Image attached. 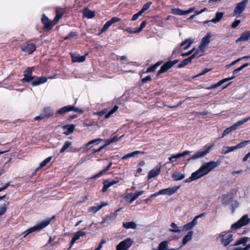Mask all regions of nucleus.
Segmentation results:
<instances>
[{
    "label": "nucleus",
    "instance_id": "f257e3e1",
    "mask_svg": "<svg viewBox=\"0 0 250 250\" xmlns=\"http://www.w3.org/2000/svg\"><path fill=\"white\" fill-rule=\"evenodd\" d=\"M221 161L219 160L216 162L210 161L208 163H204L198 170L191 174L190 178L187 179L185 182H190L192 180H196L204 176L218 167Z\"/></svg>",
    "mask_w": 250,
    "mask_h": 250
},
{
    "label": "nucleus",
    "instance_id": "f03ea898",
    "mask_svg": "<svg viewBox=\"0 0 250 250\" xmlns=\"http://www.w3.org/2000/svg\"><path fill=\"white\" fill-rule=\"evenodd\" d=\"M34 67H28L23 72V78L21 81L22 83L31 82V84L33 86H37L45 83L47 81V78L44 76L36 77L32 75Z\"/></svg>",
    "mask_w": 250,
    "mask_h": 250
},
{
    "label": "nucleus",
    "instance_id": "7ed1b4c3",
    "mask_svg": "<svg viewBox=\"0 0 250 250\" xmlns=\"http://www.w3.org/2000/svg\"><path fill=\"white\" fill-rule=\"evenodd\" d=\"M55 218V216H53L51 218L46 219L42 222H40L39 224H37L36 226H34L31 228L26 230L24 231L22 234L23 235V237L25 238L27 235L35 232L38 231L40 230L44 229L46 227H47L51 222V220Z\"/></svg>",
    "mask_w": 250,
    "mask_h": 250
},
{
    "label": "nucleus",
    "instance_id": "20e7f679",
    "mask_svg": "<svg viewBox=\"0 0 250 250\" xmlns=\"http://www.w3.org/2000/svg\"><path fill=\"white\" fill-rule=\"evenodd\" d=\"M250 119V116L243 119L242 120H239L237 121L236 123L234 124L231 126L227 128L223 133L222 136L221 138L224 137V136L228 135L230 133H231L232 131L235 130L237 129L238 127L242 125L247 121H248Z\"/></svg>",
    "mask_w": 250,
    "mask_h": 250
},
{
    "label": "nucleus",
    "instance_id": "39448f33",
    "mask_svg": "<svg viewBox=\"0 0 250 250\" xmlns=\"http://www.w3.org/2000/svg\"><path fill=\"white\" fill-rule=\"evenodd\" d=\"M41 22L43 25V29L50 31L53 27L57 23L54 22V20L51 21L45 14H42L41 18Z\"/></svg>",
    "mask_w": 250,
    "mask_h": 250
},
{
    "label": "nucleus",
    "instance_id": "423d86ee",
    "mask_svg": "<svg viewBox=\"0 0 250 250\" xmlns=\"http://www.w3.org/2000/svg\"><path fill=\"white\" fill-rule=\"evenodd\" d=\"M71 111H73L81 114L83 113L84 112L83 109L78 108L75 107L74 105H67L58 109L56 112V114L62 115Z\"/></svg>",
    "mask_w": 250,
    "mask_h": 250
},
{
    "label": "nucleus",
    "instance_id": "0eeeda50",
    "mask_svg": "<svg viewBox=\"0 0 250 250\" xmlns=\"http://www.w3.org/2000/svg\"><path fill=\"white\" fill-rule=\"evenodd\" d=\"M22 51L28 54H32L36 50V46L35 43L26 42L20 46Z\"/></svg>",
    "mask_w": 250,
    "mask_h": 250
},
{
    "label": "nucleus",
    "instance_id": "6e6552de",
    "mask_svg": "<svg viewBox=\"0 0 250 250\" xmlns=\"http://www.w3.org/2000/svg\"><path fill=\"white\" fill-rule=\"evenodd\" d=\"M179 62L178 60H175L173 61H169L162 65L160 69L157 72L156 75L160 76L161 74L167 72L171 68L174 64Z\"/></svg>",
    "mask_w": 250,
    "mask_h": 250
},
{
    "label": "nucleus",
    "instance_id": "1a4fd4ad",
    "mask_svg": "<svg viewBox=\"0 0 250 250\" xmlns=\"http://www.w3.org/2000/svg\"><path fill=\"white\" fill-rule=\"evenodd\" d=\"M179 188V186H175L172 188L163 189L159 191L158 192L152 195L151 196H156L159 195H171L175 193Z\"/></svg>",
    "mask_w": 250,
    "mask_h": 250
},
{
    "label": "nucleus",
    "instance_id": "9d476101",
    "mask_svg": "<svg viewBox=\"0 0 250 250\" xmlns=\"http://www.w3.org/2000/svg\"><path fill=\"white\" fill-rule=\"evenodd\" d=\"M250 222V218H249L247 215H245L237 222L232 225L231 229H236L240 228L247 225Z\"/></svg>",
    "mask_w": 250,
    "mask_h": 250
},
{
    "label": "nucleus",
    "instance_id": "9b49d317",
    "mask_svg": "<svg viewBox=\"0 0 250 250\" xmlns=\"http://www.w3.org/2000/svg\"><path fill=\"white\" fill-rule=\"evenodd\" d=\"M248 0H243L241 2L238 3L234 10L233 15L237 16L240 15L245 9Z\"/></svg>",
    "mask_w": 250,
    "mask_h": 250
},
{
    "label": "nucleus",
    "instance_id": "f8f14e48",
    "mask_svg": "<svg viewBox=\"0 0 250 250\" xmlns=\"http://www.w3.org/2000/svg\"><path fill=\"white\" fill-rule=\"evenodd\" d=\"M104 140L101 138H97L94 140H92L86 145L85 147L87 148V149H89L90 148H92L91 149V153L95 154L96 152H94V148H98L100 146H98V147H97V146L99 145Z\"/></svg>",
    "mask_w": 250,
    "mask_h": 250
},
{
    "label": "nucleus",
    "instance_id": "ddd939ff",
    "mask_svg": "<svg viewBox=\"0 0 250 250\" xmlns=\"http://www.w3.org/2000/svg\"><path fill=\"white\" fill-rule=\"evenodd\" d=\"M120 138H119L117 136H114L110 139L107 140L105 144H102L100 145V146L98 148H94V152H98L103 150H105L106 147L110 145L111 143L116 142L119 140Z\"/></svg>",
    "mask_w": 250,
    "mask_h": 250
},
{
    "label": "nucleus",
    "instance_id": "4468645a",
    "mask_svg": "<svg viewBox=\"0 0 250 250\" xmlns=\"http://www.w3.org/2000/svg\"><path fill=\"white\" fill-rule=\"evenodd\" d=\"M121 19L120 18L117 17H114L112 18L104 25L103 27L100 30L99 34H100L103 32H105L111 25L114 23L119 22L121 21Z\"/></svg>",
    "mask_w": 250,
    "mask_h": 250
},
{
    "label": "nucleus",
    "instance_id": "2eb2a0df",
    "mask_svg": "<svg viewBox=\"0 0 250 250\" xmlns=\"http://www.w3.org/2000/svg\"><path fill=\"white\" fill-rule=\"evenodd\" d=\"M214 146V143L207 144L199 151L193 155L192 156H204L208 153L211 148Z\"/></svg>",
    "mask_w": 250,
    "mask_h": 250
},
{
    "label": "nucleus",
    "instance_id": "dca6fc26",
    "mask_svg": "<svg viewBox=\"0 0 250 250\" xmlns=\"http://www.w3.org/2000/svg\"><path fill=\"white\" fill-rule=\"evenodd\" d=\"M132 241L131 239H126L121 242L116 247L117 250H127L131 246Z\"/></svg>",
    "mask_w": 250,
    "mask_h": 250
},
{
    "label": "nucleus",
    "instance_id": "f3484780",
    "mask_svg": "<svg viewBox=\"0 0 250 250\" xmlns=\"http://www.w3.org/2000/svg\"><path fill=\"white\" fill-rule=\"evenodd\" d=\"M211 36L212 35L211 33L208 32L207 33L206 36L202 38L199 46V48L200 49H205V48L208 46L210 42Z\"/></svg>",
    "mask_w": 250,
    "mask_h": 250
},
{
    "label": "nucleus",
    "instance_id": "a211bd4d",
    "mask_svg": "<svg viewBox=\"0 0 250 250\" xmlns=\"http://www.w3.org/2000/svg\"><path fill=\"white\" fill-rule=\"evenodd\" d=\"M140 195H141V191H138L135 193L123 194L122 195V197L126 201L131 203L136 199Z\"/></svg>",
    "mask_w": 250,
    "mask_h": 250
},
{
    "label": "nucleus",
    "instance_id": "6ab92c4d",
    "mask_svg": "<svg viewBox=\"0 0 250 250\" xmlns=\"http://www.w3.org/2000/svg\"><path fill=\"white\" fill-rule=\"evenodd\" d=\"M65 13V9L60 7H56L55 8L56 16L54 18V22L58 23L60 20Z\"/></svg>",
    "mask_w": 250,
    "mask_h": 250
},
{
    "label": "nucleus",
    "instance_id": "aec40b11",
    "mask_svg": "<svg viewBox=\"0 0 250 250\" xmlns=\"http://www.w3.org/2000/svg\"><path fill=\"white\" fill-rule=\"evenodd\" d=\"M221 237L222 238L221 243L224 246H227L233 241V236L230 234L225 233L222 234Z\"/></svg>",
    "mask_w": 250,
    "mask_h": 250
},
{
    "label": "nucleus",
    "instance_id": "412c9836",
    "mask_svg": "<svg viewBox=\"0 0 250 250\" xmlns=\"http://www.w3.org/2000/svg\"><path fill=\"white\" fill-rule=\"evenodd\" d=\"M234 77H235V76H233L231 77L223 79L221 80V81H219L218 83H214L213 84H211L210 86L207 87L205 88L207 90H211V89H214L215 88L219 87V86L222 85L223 83H224L229 80L233 79L234 78Z\"/></svg>",
    "mask_w": 250,
    "mask_h": 250
},
{
    "label": "nucleus",
    "instance_id": "4be33fe9",
    "mask_svg": "<svg viewBox=\"0 0 250 250\" xmlns=\"http://www.w3.org/2000/svg\"><path fill=\"white\" fill-rule=\"evenodd\" d=\"M119 182V180H104L103 182L104 187L102 189V191L103 192H105L107 190V189L111 186L114 185V184H117Z\"/></svg>",
    "mask_w": 250,
    "mask_h": 250
},
{
    "label": "nucleus",
    "instance_id": "5701e85b",
    "mask_svg": "<svg viewBox=\"0 0 250 250\" xmlns=\"http://www.w3.org/2000/svg\"><path fill=\"white\" fill-rule=\"evenodd\" d=\"M161 169V166L159 165L155 167L151 170L148 174V179H150L160 174Z\"/></svg>",
    "mask_w": 250,
    "mask_h": 250
},
{
    "label": "nucleus",
    "instance_id": "b1692460",
    "mask_svg": "<svg viewBox=\"0 0 250 250\" xmlns=\"http://www.w3.org/2000/svg\"><path fill=\"white\" fill-rule=\"evenodd\" d=\"M41 114L45 118H48L53 115V111L50 107H45L43 108Z\"/></svg>",
    "mask_w": 250,
    "mask_h": 250
},
{
    "label": "nucleus",
    "instance_id": "393cba45",
    "mask_svg": "<svg viewBox=\"0 0 250 250\" xmlns=\"http://www.w3.org/2000/svg\"><path fill=\"white\" fill-rule=\"evenodd\" d=\"M224 15V13L222 12H217L215 14V17L209 21H206L203 22L204 24H207L209 22H213L214 23H216L219 22L221 19L223 18Z\"/></svg>",
    "mask_w": 250,
    "mask_h": 250
},
{
    "label": "nucleus",
    "instance_id": "a878e982",
    "mask_svg": "<svg viewBox=\"0 0 250 250\" xmlns=\"http://www.w3.org/2000/svg\"><path fill=\"white\" fill-rule=\"evenodd\" d=\"M250 38V31L243 32L240 37L236 40V42L248 41Z\"/></svg>",
    "mask_w": 250,
    "mask_h": 250
},
{
    "label": "nucleus",
    "instance_id": "bb28decb",
    "mask_svg": "<svg viewBox=\"0 0 250 250\" xmlns=\"http://www.w3.org/2000/svg\"><path fill=\"white\" fill-rule=\"evenodd\" d=\"M86 233L85 232L82 231H79L76 233H75L71 239L70 247H71L75 243V242L78 239H79L80 237L84 236L86 234Z\"/></svg>",
    "mask_w": 250,
    "mask_h": 250
},
{
    "label": "nucleus",
    "instance_id": "cd10ccee",
    "mask_svg": "<svg viewBox=\"0 0 250 250\" xmlns=\"http://www.w3.org/2000/svg\"><path fill=\"white\" fill-rule=\"evenodd\" d=\"M63 129L64 130V133L65 135H69L72 133L74 129L75 125H64L62 126Z\"/></svg>",
    "mask_w": 250,
    "mask_h": 250
},
{
    "label": "nucleus",
    "instance_id": "c85d7f7f",
    "mask_svg": "<svg viewBox=\"0 0 250 250\" xmlns=\"http://www.w3.org/2000/svg\"><path fill=\"white\" fill-rule=\"evenodd\" d=\"M193 43V40L191 39H186L184 41L182 42L180 45V47H184V50H186L190 47L191 45Z\"/></svg>",
    "mask_w": 250,
    "mask_h": 250
},
{
    "label": "nucleus",
    "instance_id": "c756f323",
    "mask_svg": "<svg viewBox=\"0 0 250 250\" xmlns=\"http://www.w3.org/2000/svg\"><path fill=\"white\" fill-rule=\"evenodd\" d=\"M87 54L83 56H74L73 54L71 55L72 61L73 62H84L86 59V56Z\"/></svg>",
    "mask_w": 250,
    "mask_h": 250
},
{
    "label": "nucleus",
    "instance_id": "7c9ffc66",
    "mask_svg": "<svg viewBox=\"0 0 250 250\" xmlns=\"http://www.w3.org/2000/svg\"><path fill=\"white\" fill-rule=\"evenodd\" d=\"M106 205H107V203H101V205H97V206L90 207L88 210L90 212L96 213L100 210L103 207L106 206Z\"/></svg>",
    "mask_w": 250,
    "mask_h": 250
},
{
    "label": "nucleus",
    "instance_id": "2f4dec72",
    "mask_svg": "<svg viewBox=\"0 0 250 250\" xmlns=\"http://www.w3.org/2000/svg\"><path fill=\"white\" fill-rule=\"evenodd\" d=\"M163 63L162 61H159L153 65L148 67L145 72L146 73H148L150 72H154L155 71L158 66H159Z\"/></svg>",
    "mask_w": 250,
    "mask_h": 250
},
{
    "label": "nucleus",
    "instance_id": "473e14b6",
    "mask_svg": "<svg viewBox=\"0 0 250 250\" xmlns=\"http://www.w3.org/2000/svg\"><path fill=\"white\" fill-rule=\"evenodd\" d=\"M192 59H193V57H189L188 58H186L183 60L178 65V68H182L188 64L190 62H191Z\"/></svg>",
    "mask_w": 250,
    "mask_h": 250
},
{
    "label": "nucleus",
    "instance_id": "72a5a7b5",
    "mask_svg": "<svg viewBox=\"0 0 250 250\" xmlns=\"http://www.w3.org/2000/svg\"><path fill=\"white\" fill-rule=\"evenodd\" d=\"M111 165L112 163L110 162L105 168H104L102 171H100L99 173L95 175L93 177H91V179H97L98 178L100 177L104 172L109 170Z\"/></svg>",
    "mask_w": 250,
    "mask_h": 250
},
{
    "label": "nucleus",
    "instance_id": "f704fd0d",
    "mask_svg": "<svg viewBox=\"0 0 250 250\" xmlns=\"http://www.w3.org/2000/svg\"><path fill=\"white\" fill-rule=\"evenodd\" d=\"M168 243V242L167 241L162 242L159 245L158 250H176L174 249L169 250L167 247Z\"/></svg>",
    "mask_w": 250,
    "mask_h": 250
},
{
    "label": "nucleus",
    "instance_id": "c9c22d12",
    "mask_svg": "<svg viewBox=\"0 0 250 250\" xmlns=\"http://www.w3.org/2000/svg\"><path fill=\"white\" fill-rule=\"evenodd\" d=\"M204 49H200L198 47L191 57H193V59L198 58L199 57L204 55Z\"/></svg>",
    "mask_w": 250,
    "mask_h": 250
},
{
    "label": "nucleus",
    "instance_id": "e433bc0d",
    "mask_svg": "<svg viewBox=\"0 0 250 250\" xmlns=\"http://www.w3.org/2000/svg\"><path fill=\"white\" fill-rule=\"evenodd\" d=\"M172 177L174 180L178 181L184 179L186 176L185 174H181L178 172H175L172 174Z\"/></svg>",
    "mask_w": 250,
    "mask_h": 250
},
{
    "label": "nucleus",
    "instance_id": "4c0bfd02",
    "mask_svg": "<svg viewBox=\"0 0 250 250\" xmlns=\"http://www.w3.org/2000/svg\"><path fill=\"white\" fill-rule=\"evenodd\" d=\"M123 227L126 229H135L136 228V224L134 222H129L124 223L123 224Z\"/></svg>",
    "mask_w": 250,
    "mask_h": 250
},
{
    "label": "nucleus",
    "instance_id": "58836bf2",
    "mask_svg": "<svg viewBox=\"0 0 250 250\" xmlns=\"http://www.w3.org/2000/svg\"><path fill=\"white\" fill-rule=\"evenodd\" d=\"M193 231H190L183 239V244L185 245L189 241L192 237Z\"/></svg>",
    "mask_w": 250,
    "mask_h": 250
},
{
    "label": "nucleus",
    "instance_id": "ea45409f",
    "mask_svg": "<svg viewBox=\"0 0 250 250\" xmlns=\"http://www.w3.org/2000/svg\"><path fill=\"white\" fill-rule=\"evenodd\" d=\"M172 12L173 14L177 15H186V10H183L179 8H173L172 9Z\"/></svg>",
    "mask_w": 250,
    "mask_h": 250
},
{
    "label": "nucleus",
    "instance_id": "a19ab883",
    "mask_svg": "<svg viewBox=\"0 0 250 250\" xmlns=\"http://www.w3.org/2000/svg\"><path fill=\"white\" fill-rule=\"evenodd\" d=\"M222 200L223 201V204L227 205L228 204L230 199L232 198L231 194H226L222 196Z\"/></svg>",
    "mask_w": 250,
    "mask_h": 250
},
{
    "label": "nucleus",
    "instance_id": "79ce46f5",
    "mask_svg": "<svg viewBox=\"0 0 250 250\" xmlns=\"http://www.w3.org/2000/svg\"><path fill=\"white\" fill-rule=\"evenodd\" d=\"M249 240H250V238L246 237L241 238L235 242L234 246H238L241 244L246 245Z\"/></svg>",
    "mask_w": 250,
    "mask_h": 250
},
{
    "label": "nucleus",
    "instance_id": "37998d69",
    "mask_svg": "<svg viewBox=\"0 0 250 250\" xmlns=\"http://www.w3.org/2000/svg\"><path fill=\"white\" fill-rule=\"evenodd\" d=\"M79 35L78 32L76 31H71L67 36L64 38V40H70L75 37L78 36Z\"/></svg>",
    "mask_w": 250,
    "mask_h": 250
},
{
    "label": "nucleus",
    "instance_id": "c03bdc74",
    "mask_svg": "<svg viewBox=\"0 0 250 250\" xmlns=\"http://www.w3.org/2000/svg\"><path fill=\"white\" fill-rule=\"evenodd\" d=\"M170 227L171 229H169V231L172 232H180L181 230L180 228L177 226V225L175 223H172L171 224Z\"/></svg>",
    "mask_w": 250,
    "mask_h": 250
},
{
    "label": "nucleus",
    "instance_id": "a18cd8bd",
    "mask_svg": "<svg viewBox=\"0 0 250 250\" xmlns=\"http://www.w3.org/2000/svg\"><path fill=\"white\" fill-rule=\"evenodd\" d=\"M52 157H47L43 162L40 164V166L36 168V171H37L39 169L45 166L51 160Z\"/></svg>",
    "mask_w": 250,
    "mask_h": 250
},
{
    "label": "nucleus",
    "instance_id": "49530a36",
    "mask_svg": "<svg viewBox=\"0 0 250 250\" xmlns=\"http://www.w3.org/2000/svg\"><path fill=\"white\" fill-rule=\"evenodd\" d=\"M236 149H238L237 145L232 146H227L223 149V151L225 154L228 153Z\"/></svg>",
    "mask_w": 250,
    "mask_h": 250
},
{
    "label": "nucleus",
    "instance_id": "de8ad7c7",
    "mask_svg": "<svg viewBox=\"0 0 250 250\" xmlns=\"http://www.w3.org/2000/svg\"><path fill=\"white\" fill-rule=\"evenodd\" d=\"M84 16L88 18H92L95 15L94 11H91L89 9H86L84 11Z\"/></svg>",
    "mask_w": 250,
    "mask_h": 250
},
{
    "label": "nucleus",
    "instance_id": "09e8293b",
    "mask_svg": "<svg viewBox=\"0 0 250 250\" xmlns=\"http://www.w3.org/2000/svg\"><path fill=\"white\" fill-rule=\"evenodd\" d=\"M118 106L115 105L111 110H110L105 115L104 118L105 119L108 118L112 114H113L118 110Z\"/></svg>",
    "mask_w": 250,
    "mask_h": 250
},
{
    "label": "nucleus",
    "instance_id": "8fccbe9b",
    "mask_svg": "<svg viewBox=\"0 0 250 250\" xmlns=\"http://www.w3.org/2000/svg\"><path fill=\"white\" fill-rule=\"evenodd\" d=\"M125 31L130 34L139 33L141 31V26L138 28H127L125 29Z\"/></svg>",
    "mask_w": 250,
    "mask_h": 250
},
{
    "label": "nucleus",
    "instance_id": "3c124183",
    "mask_svg": "<svg viewBox=\"0 0 250 250\" xmlns=\"http://www.w3.org/2000/svg\"><path fill=\"white\" fill-rule=\"evenodd\" d=\"M9 205V202H7L6 204H4L0 206V216L3 215L6 210L7 206Z\"/></svg>",
    "mask_w": 250,
    "mask_h": 250
},
{
    "label": "nucleus",
    "instance_id": "603ef678",
    "mask_svg": "<svg viewBox=\"0 0 250 250\" xmlns=\"http://www.w3.org/2000/svg\"><path fill=\"white\" fill-rule=\"evenodd\" d=\"M71 142L69 141H66L64 144L63 146L62 147L60 150V152L62 153L65 151L67 149H68L70 146L71 145Z\"/></svg>",
    "mask_w": 250,
    "mask_h": 250
},
{
    "label": "nucleus",
    "instance_id": "864d4df0",
    "mask_svg": "<svg viewBox=\"0 0 250 250\" xmlns=\"http://www.w3.org/2000/svg\"><path fill=\"white\" fill-rule=\"evenodd\" d=\"M152 3L151 1H149L145 4L142 8V13L148 9Z\"/></svg>",
    "mask_w": 250,
    "mask_h": 250
},
{
    "label": "nucleus",
    "instance_id": "5fc2aeb1",
    "mask_svg": "<svg viewBox=\"0 0 250 250\" xmlns=\"http://www.w3.org/2000/svg\"><path fill=\"white\" fill-rule=\"evenodd\" d=\"M249 143H250L249 140L243 141L240 142V143H239L238 144H237V146L238 148H240L245 146L246 145H248L249 144Z\"/></svg>",
    "mask_w": 250,
    "mask_h": 250
},
{
    "label": "nucleus",
    "instance_id": "6e6d98bb",
    "mask_svg": "<svg viewBox=\"0 0 250 250\" xmlns=\"http://www.w3.org/2000/svg\"><path fill=\"white\" fill-rule=\"evenodd\" d=\"M191 152L186 150L183 151L182 153H177L175 155H172L171 156H185L186 155L189 154Z\"/></svg>",
    "mask_w": 250,
    "mask_h": 250
},
{
    "label": "nucleus",
    "instance_id": "4d7b16f0",
    "mask_svg": "<svg viewBox=\"0 0 250 250\" xmlns=\"http://www.w3.org/2000/svg\"><path fill=\"white\" fill-rule=\"evenodd\" d=\"M241 22V20H235L231 24V27L232 28H236L239 24Z\"/></svg>",
    "mask_w": 250,
    "mask_h": 250
},
{
    "label": "nucleus",
    "instance_id": "13d9d810",
    "mask_svg": "<svg viewBox=\"0 0 250 250\" xmlns=\"http://www.w3.org/2000/svg\"><path fill=\"white\" fill-rule=\"evenodd\" d=\"M181 47L180 46L179 47H176L172 52V55H176L177 54H179L182 51V49L181 48Z\"/></svg>",
    "mask_w": 250,
    "mask_h": 250
},
{
    "label": "nucleus",
    "instance_id": "bf43d9fd",
    "mask_svg": "<svg viewBox=\"0 0 250 250\" xmlns=\"http://www.w3.org/2000/svg\"><path fill=\"white\" fill-rule=\"evenodd\" d=\"M141 16V11H139L138 13H137L136 14H134L132 18H131V20L132 21H136L137 20L139 17Z\"/></svg>",
    "mask_w": 250,
    "mask_h": 250
},
{
    "label": "nucleus",
    "instance_id": "052dcab7",
    "mask_svg": "<svg viewBox=\"0 0 250 250\" xmlns=\"http://www.w3.org/2000/svg\"><path fill=\"white\" fill-rule=\"evenodd\" d=\"M194 50H195V48H194L187 53H182L181 55L183 57H186V56H189V55H191L192 53H193Z\"/></svg>",
    "mask_w": 250,
    "mask_h": 250
},
{
    "label": "nucleus",
    "instance_id": "680f3d73",
    "mask_svg": "<svg viewBox=\"0 0 250 250\" xmlns=\"http://www.w3.org/2000/svg\"><path fill=\"white\" fill-rule=\"evenodd\" d=\"M151 80V77H150V76L148 75L142 79V83H145L147 81H150Z\"/></svg>",
    "mask_w": 250,
    "mask_h": 250
},
{
    "label": "nucleus",
    "instance_id": "e2e57ef3",
    "mask_svg": "<svg viewBox=\"0 0 250 250\" xmlns=\"http://www.w3.org/2000/svg\"><path fill=\"white\" fill-rule=\"evenodd\" d=\"M140 151H135L133 152L126 154L124 156H135V154H139V153H140Z\"/></svg>",
    "mask_w": 250,
    "mask_h": 250
},
{
    "label": "nucleus",
    "instance_id": "0e129e2a",
    "mask_svg": "<svg viewBox=\"0 0 250 250\" xmlns=\"http://www.w3.org/2000/svg\"><path fill=\"white\" fill-rule=\"evenodd\" d=\"M193 227L192 226L191 223H189L184 226V229H185L186 230H188V229H192Z\"/></svg>",
    "mask_w": 250,
    "mask_h": 250
},
{
    "label": "nucleus",
    "instance_id": "69168bd1",
    "mask_svg": "<svg viewBox=\"0 0 250 250\" xmlns=\"http://www.w3.org/2000/svg\"><path fill=\"white\" fill-rule=\"evenodd\" d=\"M10 182H8V183H6L2 187L0 188V192L6 189L10 186Z\"/></svg>",
    "mask_w": 250,
    "mask_h": 250
},
{
    "label": "nucleus",
    "instance_id": "338daca9",
    "mask_svg": "<svg viewBox=\"0 0 250 250\" xmlns=\"http://www.w3.org/2000/svg\"><path fill=\"white\" fill-rule=\"evenodd\" d=\"M208 113V111L207 110H204L202 112H196V114L197 115H202L204 116L207 115Z\"/></svg>",
    "mask_w": 250,
    "mask_h": 250
},
{
    "label": "nucleus",
    "instance_id": "774afa93",
    "mask_svg": "<svg viewBox=\"0 0 250 250\" xmlns=\"http://www.w3.org/2000/svg\"><path fill=\"white\" fill-rule=\"evenodd\" d=\"M197 217L195 216L194 218L193 219V220L191 222H190L193 227L195 226L197 224Z\"/></svg>",
    "mask_w": 250,
    "mask_h": 250
}]
</instances>
